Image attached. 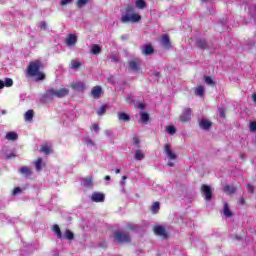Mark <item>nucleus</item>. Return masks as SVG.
Segmentation results:
<instances>
[{
    "instance_id": "obj_8",
    "label": "nucleus",
    "mask_w": 256,
    "mask_h": 256,
    "mask_svg": "<svg viewBox=\"0 0 256 256\" xmlns=\"http://www.w3.org/2000/svg\"><path fill=\"white\" fill-rule=\"evenodd\" d=\"M128 66L131 71H139L141 67V60L135 58L134 60L128 62Z\"/></svg>"
},
{
    "instance_id": "obj_33",
    "label": "nucleus",
    "mask_w": 256,
    "mask_h": 256,
    "mask_svg": "<svg viewBox=\"0 0 256 256\" xmlns=\"http://www.w3.org/2000/svg\"><path fill=\"white\" fill-rule=\"evenodd\" d=\"M166 133H168V135H175V133H177V129H175V126H167Z\"/></svg>"
},
{
    "instance_id": "obj_30",
    "label": "nucleus",
    "mask_w": 256,
    "mask_h": 256,
    "mask_svg": "<svg viewBox=\"0 0 256 256\" xmlns=\"http://www.w3.org/2000/svg\"><path fill=\"white\" fill-rule=\"evenodd\" d=\"M204 93H205V87L203 86H198L195 89V95H198L199 97H203Z\"/></svg>"
},
{
    "instance_id": "obj_52",
    "label": "nucleus",
    "mask_w": 256,
    "mask_h": 256,
    "mask_svg": "<svg viewBox=\"0 0 256 256\" xmlns=\"http://www.w3.org/2000/svg\"><path fill=\"white\" fill-rule=\"evenodd\" d=\"M138 107H139V109H145V106L143 105V103H140V104L138 105Z\"/></svg>"
},
{
    "instance_id": "obj_40",
    "label": "nucleus",
    "mask_w": 256,
    "mask_h": 256,
    "mask_svg": "<svg viewBox=\"0 0 256 256\" xmlns=\"http://www.w3.org/2000/svg\"><path fill=\"white\" fill-rule=\"evenodd\" d=\"M205 83H207V85H214L213 78H211V76H207L205 78Z\"/></svg>"
},
{
    "instance_id": "obj_31",
    "label": "nucleus",
    "mask_w": 256,
    "mask_h": 256,
    "mask_svg": "<svg viewBox=\"0 0 256 256\" xmlns=\"http://www.w3.org/2000/svg\"><path fill=\"white\" fill-rule=\"evenodd\" d=\"M224 193H228L229 195L235 193V187L233 186H229V185H225L223 188Z\"/></svg>"
},
{
    "instance_id": "obj_35",
    "label": "nucleus",
    "mask_w": 256,
    "mask_h": 256,
    "mask_svg": "<svg viewBox=\"0 0 256 256\" xmlns=\"http://www.w3.org/2000/svg\"><path fill=\"white\" fill-rule=\"evenodd\" d=\"M107 111V105H103L100 107V109L97 111V115H105V112Z\"/></svg>"
},
{
    "instance_id": "obj_7",
    "label": "nucleus",
    "mask_w": 256,
    "mask_h": 256,
    "mask_svg": "<svg viewBox=\"0 0 256 256\" xmlns=\"http://www.w3.org/2000/svg\"><path fill=\"white\" fill-rule=\"evenodd\" d=\"M202 195L206 201H211V198L213 197V191L211 190V187L208 185H202L201 187Z\"/></svg>"
},
{
    "instance_id": "obj_44",
    "label": "nucleus",
    "mask_w": 256,
    "mask_h": 256,
    "mask_svg": "<svg viewBox=\"0 0 256 256\" xmlns=\"http://www.w3.org/2000/svg\"><path fill=\"white\" fill-rule=\"evenodd\" d=\"M71 1H73V0H61L60 5H62V6L69 5V3H71Z\"/></svg>"
},
{
    "instance_id": "obj_46",
    "label": "nucleus",
    "mask_w": 256,
    "mask_h": 256,
    "mask_svg": "<svg viewBox=\"0 0 256 256\" xmlns=\"http://www.w3.org/2000/svg\"><path fill=\"white\" fill-rule=\"evenodd\" d=\"M127 179V176L122 177V181L120 182L121 187H125V180Z\"/></svg>"
},
{
    "instance_id": "obj_5",
    "label": "nucleus",
    "mask_w": 256,
    "mask_h": 256,
    "mask_svg": "<svg viewBox=\"0 0 256 256\" xmlns=\"http://www.w3.org/2000/svg\"><path fill=\"white\" fill-rule=\"evenodd\" d=\"M53 231L58 239H67L68 241H73L75 239V234H73L71 230H66L64 234H62L59 225H54Z\"/></svg>"
},
{
    "instance_id": "obj_47",
    "label": "nucleus",
    "mask_w": 256,
    "mask_h": 256,
    "mask_svg": "<svg viewBox=\"0 0 256 256\" xmlns=\"http://www.w3.org/2000/svg\"><path fill=\"white\" fill-rule=\"evenodd\" d=\"M92 130L97 133V131H99V125L94 124V125L92 126Z\"/></svg>"
},
{
    "instance_id": "obj_14",
    "label": "nucleus",
    "mask_w": 256,
    "mask_h": 256,
    "mask_svg": "<svg viewBox=\"0 0 256 256\" xmlns=\"http://www.w3.org/2000/svg\"><path fill=\"white\" fill-rule=\"evenodd\" d=\"M161 45L164 47V49H171V40L169 39V35H162Z\"/></svg>"
},
{
    "instance_id": "obj_10",
    "label": "nucleus",
    "mask_w": 256,
    "mask_h": 256,
    "mask_svg": "<svg viewBox=\"0 0 256 256\" xmlns=\"http://www.w3.org/2000/svg\"><path fill=\"white\" fill-rule=\"evenodd\" d=\"M180 121H182L183 123H186L187 121H191V108H186L183 110L180 116Z\"/></svg>"
},
{
    "instance_id": "obj_1",
    "label": "nucleus",
    "mask_w": 256,
    "mask_h": 256,
    "mask_svg": "<svg viewBox=\"0 0 256 256\" xmlns=\"http://www.w3.org/2000/svg\"><path fill=\"white\" fill-rule=\"evenodd\" d=\"M121 23H139L141 21V14L135 12V8L128 6L122 11Z\"/></svg>"
},
{
    "instance_id": "obj_25",
    "label": "nucleus",
    "mask_w": 256,
    "mask_h": 256,
    "mask_svg": "<svg viewBox=\"0 0 256 256\" xmlns=\"http://www.w3.org/2000/svg\"><path fill=\"white\" fill-rule=\"evenodd\" d=\"M223 213L225 217H231L233 215V212H231V209H229V204L224 203Z\"/></svg>"
},
{
    "instance_id": "obj_22",
    "label": "nucleus",
    "mask_w": 256,
    "mask_h": 256,
    "mask_svg": "<svg viewBox=\"0 0 256 256\" xmlns=\"http://www.w3.org/2000/svg\"><path fill=\"white\" fill-rule=\"evenodd\" d=\"M99 53H101V46L94 44L91 46V54L92 55H99Z\"/></svg>"
},
{
    "instance_id": "obj_12",
    "label": "nucleus",
    "mask_w": 256,
    "mask_h": 256,
    "mask_svg": "<svg viewBox=\"0 0 256 256\" xmlns=\"http://www.w3.org/2000/svg\"><path fill=\"white\" fill-rule=\"evenodd\" d=\"M101 93H103V89L101 88V86H95L91 90V95L93 99H99V97H101Z\"/></svg>"
},
{
    "instance_id": "obj_16",
    "label": "nucleus",
    "mask_w": 256,
    "mask_h": 256,
    "mask_svg": "<svg viewBox=\"0 0 256 256\" xmlns=\"http://www.w3.org/2000/svg\"><path fill=\"white\" fill-rule=\"evenodd\" d=\"M199 125H200V128L201 129H204L205 131L211 129V121L210 120H207V119H202L200 122H199Z\"/></svg>"
},
{
    "instance_id": "obj_56",
    "label": "nucleus",
    "mask_w": 256,
    "mask_h": 256,
    "mask_svg": "<svg viewBox=\"0 0 256 256\" xmlns=\"http://www.w3.org/2000/svg\"><path fill=\"white\" fill-rule=\"evenodd\" d=\"M86 143H87V145H93V141H91V140H87Z\"/></svg>"
},
{
    "instance_id": "obj_61",
    "label": "nucleus",
    "mask_w": 256,
    "mask_h": 256,
    "mask_svg": "<svg viewBox=\"0 0 256 256\" xmlns=\"http://www.w3.org/2000/svg\"><path fill=\"white\" fill-rule=\"evenodd\" d=\"M254 17H255V19H256V8H255V13H254Z\"/></svg>"
},
{
    "instance_id": "obj_27",
    "label": "nucleus",
    "mask_w": 256,
    "mask_h": 256,
    "mask_svg": "<svg viewBox=\"0 0 256 256\" xmlns=\"http://www.w3.org/2000/svg\"><path fill=\"white\" fill-rule=\"evenodd\" d=\"M84 187H93V177L83 179Z\"/></svg>"
},
{
    "instance_id": "obj_29",
    "label": "nucleus",
    "mask_w": 256,
    "mask_h": 256,
    "mask_svg": "<svg viewBox=\"0 0 256 256\" xmlns=\"http://www.w3.org/2000/svg\"><path fill=\"white\" fill-rule=\"evenodd\" d=\"M41 152L44 153L45 155H49V153H51V146H49V144L42 145Z\"/></svg>"
},
{
    "instance_id": "obj_54",
    "label": "nucleus",
    "mask_w": 256,
    "mask_h": 256,
    "mask_svg": "<svg viewBox=\"0 0 256 256\" xmlns=\"http://www.w3.org/2000/svg\"><path fill=\"white\" fill-rule=\"evenodd\" d=\"M220 117H225V112H223V110H220Z\"/></svg>"
},
{
    "instance_id": "obj_58",
    "label": "nucleus",
    "mask_w": 256,
    "mask_h": 256,
    "mask_svg": "<svg viewBox=\"0 0 256 256\" xmlns=\"http://www.w3.org/2000/svg\"><path fill=\"white\" fill-rule=\"evenodd\" d=\"M115 173H116V175H119V173H121V170H120V169H117V170L115 171Z\"/></svg>"
},
{
    "instance_id": "obj_45",
    "label": "nucleus",
    "mask_w": 256,
    "mask_h": 256,
    "mask_svg": "<svg viewBox=\"0 0 256 256\" xmlns=\"http://www.w3.org/2000/svg\"><path fill=\"white\" fill-rule=\"evenodd\" d=\"M21 193V189L19 187H16L13 191V195H19Z\"/></svg>"
},
{
    "instance_id": "obj_43",
    "label": "nucleus",
    "mask_w": 256,
    "mask_h": 256,
    "mask_svg": "<svg viewBox=\"0 0 256 256\" xmlns=\"http://www.w3.org/2000/svg\"><path fill=\"white\" fill-rule=\"evenodd\" d=\"M127 227H128V229H130L131 231H135V229H137V225L131 224V223H129V224L127 225Z\"/></svg>"
},
{
    "instance_id": "obj_50",
    "label": "nucleus",
    "mask_w": 256,
    "mask_h": 256,
    "mask_svg": "<svg viewBox=\"0 0 256 256\" xmlns=\"http://www.w3.org/2000/svg\"><path fill=\"white\" fill-rule=\"evenodd\" d=\"M3 87H5V82H3L2 80H0V89H3Z\"/></svg>"
},
{
    "instance_id": "obj_60",
    "label": "nucleus",
    "mask_w": 256,
    "mask_h": 256,
    "mask_svg": "<svg viewBox=\"0 0 256 256\" xmlns=\"http://www.w3.org/2000/svg\"><path fill=\"white\" fill-rule=\"evenodd\" d=\"M11 157H15V155H13V154H12V155H9V156H8V159H11Z\"/></svg>"
},
{
    "instance_id": "obj_6",
    "label": "nucleus",
    "mask_w": 256,
    "mask_h": 256,
    "mask_svg": "<svg viewBox=\"0 0 256 256\" xmlns=\"http://www.w3.org/2000/svg\"><path fill=\"white\" fill-rule=\"evenodd\" d=\"M114 239L118 243H129V241H131V236L127 232L118 231L114 233Z\"/></svg>"
},
{
    "instance_id": "obj_24",
    "label": "nucleus",
    "mask_w": 256,
    "mask_h": 256,
    "mask_svg": "<svg viewBox=\"0 0 256 256\" xmlns=\"http://www.w3.org/2000/svg\"><path fill=\"white\" fill-rule=\"evenodd\" d=\"M18 135L16 132H8L6 134V139L8 141H17Z\"/></svg>"
},
{
    "instance_id": "obj_11",
    "label": "nucleus",
    "mask_w": 256,
    "mask_h": 256,
    "mask_svg": "<svg viewBox=\"0 0 256 256\" xmlns=\"http://www.w3.org/2000/svg\"><path fill=\"white\" fill-rule=\"evenodd\" d=\"M154 233L155 235H159L160 237H163V239H167V231L163 226L154 227Z\"/></svg>"
},
{
    "instance_id": "obj_36",
    "label": "nucleus",
    "mask_w": 256,
    "mask_h": 256,
    "mask_svg": "<svg viewBox=\"0 0 256 256\" xmlns=\"http://www.w3.org/2000/svg\"><path fill=\"white\" fill-rule=\"evenodd\" d=\"M87 3H89V0H78L76 5H77V7L81 8V7H85V5H87Z\"/></svg>"
},
{
    "instance_id": "obj_37",
    "label": "nucleus",
    "mask_w": 256,
    "mask_h": 256,
    "mask_svg": "<svg viewBox=\"0 0 256 256\" xmlns=\"http://www.w3.org/2000/svg\"><path fill=\"white\" fill-rule=\"evenodd\" d=\"M152 213H158L159 212V202H155L151 207Z\"/></svg>"
},
{
    "instance_id": "obj_23",
    "label": "nucleus",
    "mask_w": 256,
    "mask_h": 256,
    "mask_svg": "<svg viewBox=\"0 0 256 256\" xmlns=\"http://www.w3.org/2000/svg\"><path fill=\"white\" fill-rule=\"evenodd\" d=\"M69 67L70 69L77 70L81 67V62L79 60H71Z\"/></svg>"
},
{
    "instance_id": "obj_38",
    "label": "nucleus",
    "mask_w": 256,
    "mask_h": 256,
    "mask_svg": "<svg viewBox=\"0 0 256 256\" xmlns=\"http://www.w3.org/2000/svg\"><path fill=\"white\" fill-rule=\"evenodd\" d=\"M4 87H13V79L6 78V80L4 82Z\"/></svg>"
},
{
    "instance_id": "obj_2",
    "label": "nucleus",
    "mask_w": 256,
    "mask_h": 256,
    "mask_svg": "<svg viewBox=\"0 0 256 256\" xmlns=\"http://www.w3.org/2000/svg\"><path fill=\"white\" fill-rule=\"evenodd\" d=\"M43 67V64L40 60H36L34 62H31L28 66V75L30 77H36L37 81H43L45 79V74H43L39 69Z\"/></svg>"
},
{
    "instance_id": "obj_4",
    "label": "nucleus",
    "mask_w": 256,
    "mask_h": 256,
    "mask_svg": "<svg viewBox=\"0 0 256 256\" xmlns=\"http://www.w3.org/2000/svg\"><path fill=\"white\" fill-rule=\"evenodd\" d=\"M69 95V89L67 88H61L59 90L50 89L46 92L45 97L46 99H55V97H58L59 99L63 97H67Z\"/></svg>"
},
{
    "instance_id": "obj_57",
    "label": "nucleus",
    "mask_w": 256,
    "mask_h": 256,
    "mask_svg": "<svg viewBox=\"0 0 256 256\" xmlns=\"http://www.w3.org/2000/svg\"><path fill=\"white\" fill-rule=\"evenodd\" d=\"M1 114H2V115H7V110H2V111H1Z\"/></svg>"
},
{
    "instance_id": "obj_26",
    "label": "nucleus",
    "mask_w": 256,
    "mask_h": 256,
    "mask_svg": "<svg viewBox=\"0 0 256 256\" xmlns=\"http://www.w3.org/2000/svg\"><path fill=\"white\" fill-rule=\"evenodd\" d=\"M196 45L200 49H207V41H205L203 39H198L197 42H196Z\"/></svg>"
},
{
    "instance_id": "obj_63",
    "label": "nucleus",
    "mask_w": 256,
    "mask_h": 256,
    "mask_svg": "<svg viewBox=\"0 0 256 256\" xmlns=\"http://www.w3.org/2000/svg\"><path fill=\"white\" fill-rule=\"evenodd\" d=\"M205 1H207V0H202L203 3H205Z\"/></svg>"
},
{
    "instance_id": "obj_19",
    "label": "nucleus",
    "mask_w": 256,
    "mask_h": 256,
    "mask_svg": "<svg viewBox=\"0 0 256 256\" xmlns=\"http://www.w3.org/2000/svg\"><path fill=\"white\" fill-rule=\"evenodd\" d=\"M19 173H21V175H24L25 177H30L31 175V168H29L28 166H24L19 168Z\"/></svg>"
},
{
    "instance_id": "obj_13",
    "label": "nucleus",
    "mask_w": 256,
    "mask_h": 256,
    "mask_svg": "<svg viewBox=\"0 0 256 256\" xmlns=\"http://www.w3.org/2000/svg\"><path fill=\"white\" fill-rule=\"evenodd\" d=\"M77 44V35L70 34L66 39V45L68 47H73Z\"/></svg>"
},
{
    "instance_id": "obj_34",
    "label": "nucleus",
    "mask_w": 256,
    "mask_h": 256,
    "mask_svg": "<svg viewBox=\"0 0 256 256\" xmlns=\"http://www.w3.org/2000/svg\"><path fill=\"white\" fill-rule=\"evenodd\" d=\"M110 60L112 63H119V60H120L119 54H111Z\"/></svg>"
},
{
    "instance_id": "obj_32",
    "label": "nucleus",
    "mask_w": 256,
    "mask_h": 256,
    "mask_svg": "<svg viewBox=\"0 0 256 256\" xmlns=\"http://www.w3.org/2000/svg\"><path fill=\"white\" fill-rule=\"evenodd\" d=\"M34 165L36 167V171H41L43 167V159L38 158L36 162H34Z\"/></svg>"
},
{
    "instance_id": "obj_15",
    "label": "nucleus",
    "mask_w": 256,
    "mask_h": 256,
    "mask_svg": "<svg viewBox=\"0 0 256 256\" xmlns=\"http://www.w3.org/2000/svg\"><path fill=\"white\" fill-rule=\"evenodd\" d=\"M71 87L74 91H85V83L83 82H73Z\"/></svg>"
},
{
    "instance_id": "obj_18",
    "label": "nucleus",
    "mask_w": 256,
    "mask_h": 256,
    "mask_svg": "<svg viewBox=\"0 0 256 256\" xmlns=\"http://www.w3.org/2000/svg\"><path fill=\"white\" fill-rule=\"evenodd\" d=\"M35 116V112L33 110H28L24 114V121L27 123H31L33 121V117Z\"/></svg>"
},
{
    "instance_id": "obj_20",
    "label": "nucleus",
    "mask_w": 256,
    "mask_h": 256,
    "mask_svg": "<svg viewBox=\"0 0 256 256\" xmlns=\"http://www.w3.org/2000/svg\"><path fill=\"white\" fill-rule=\"evenodd\" d=\"M153 51V46L151 45H145L142 47L143 55H152Z\"/></svg>"
},
{
    "instance_id": "obj_28",
    "label": "nucleus",
    "mask_w": 256,
    "mask_h": 256,
    "mask_svg": "<svg viewBox=\"0 0 256 256\" xmlns=\"http://www.w3.org/2000/svg\"><path fill=\"white\" fill-rule=\"evenodd\" d=\"M135 5L137 9H145L147 7V3L144 0H136Z\"/></svg>"
},
{
    "instance_id": "obj_53",
    "label": "nucleus",
    "mask_w": 256,
    "mask_h": 256,
    "mask_svg": "<svg viewBox=\"0 0 256 256\" xmlns=\"http://www.w3.org/2000/svg\"><path fill=\"white\" fill-rule=\"evenodd\" d=\"M252 99H253V102L256 103V93L253 94Z\"/></svg>"
},
{
    "instance_id": "obj_3",
    "label": "nucleus",
    "mask_w": 256,
    "mask_h": 256,
    "mask_svg": "<svg viewBox=\"0 0 256 256\" xmlns=\"http://www.w3.org/2000/svg\"><path fill=\"white\" fill-rule=\"evenodd\" d=\"M164 155L168 159V167H175V161H177V153L173 151L171 144L164 145Z\"/></svg>"
},
{
    "instance_id": "obj_42",
    "label": "nucleus",
    "mask_w": 256,
    "mask_h": 256,
    "mask_svg": "<svg viewBox=\"0 0 256 256\" xmlns=\"http://www.w3.org/2000/svg\"><path fill=\"white\" fill-rule=\"evenodd\" d=\"M133 142H134V145H136V147H139V144L141 143V140H139V137L135 136L133 138Z\"/></svg>"
},
{
    "instance_id": "obj_17",
    "label": "nucleus",
    "mask_w": 256,
    "mask_h": 256,
    "mask_svg": "<svg viewBox=\"0 0 256 256\" xmlns=\"http://www.w3.org/2000/svg\"><path fill=\"white\" fill-rule=\"evenodd\" d=\"M134 159L136 161H143L145 159V151L138 149L134 153Z\"/></svg>"
},
{
    "instance_id": "obj_41",
    "label": "nucleus",
    "mask_w": 256,
    "mask_h": 256,
    "mask_svg": "<svg viewBox=\"0 0 256 256\" xmlns=\"http://www.w3.org/2000/svg\"><path fill=\"white\" fill-rule=\"evenodd\" d=\"M250 131L252 133H255V131H256V122L250 123Z\"/></svg>"
},
{
    "instance_id": "obj_59",
    "label": "nucleus",
    "mask_w": 256,
    "mask_h": 256,
    "mask_svg": "<svg viewBox=\"0 0 256 256\" xmlns=\"http://www.w3.org/2000/svg\"><path fill=\"white\" fill-rule=\"evenodd\" d=\"M161 74H159V72L155 73V77H159Z\"/></svg>"
},
{
    "instance_id": "obj_21",
    "label": "nucleus",
    "mask_w": 256,
    "mask_h": 256,
    "mask_svg": "<svg viewBox=\"0 0 256 256\" xmlns=\"http://www.w3.org/2000/svg\"><path fill=\"white\" fill-rule=\"evenodd\" d=\"M119 121H131V117L125 112H118Z\"/></svg>"
},
{
    "instance_id": "obj_39",
    "label": "nucleus",
    "mask_w": 256,
    "mask_h": 256,
    "mask_svg": "<svg viewBox=\"0 0 256 256\" xmlns=\"http://www.w3.org/2000/svg\"><path fill=\"white\" fill-rule=\"evenodd\" d=\"M140 119L143 123H147V121H149V114L147 113H142L140 116Z\"/></svg>"
},
{
    "instance_id": "obj_49",
    "label": "nucleus",
    "mask_w": 256,
    "mask_h": 256,
    "mask_svg": "<svg viewBox=\"0 0 256 256\" xmlns=\"http://www.w3.org/2000/svg\"><path fill=\"white\" fill-rule=\"evenodd\" d=\"M40 28H42V29H47V23L42 22V23L40 24Z\"/></svg>"
},
{
    "instance_id": "obj_48",
    "label": "nucleus",
    "mask_w": 256,
    "mask_h": 256,
    "mask_svg": "<svg viewBox=\"0 0 256 256\" xmlns=\"http://www.w3.org/2000/svg\"><path fill=\"white\" fill-rule=\"evenodd\" d=\"M247 189H248L249 193H253V185L248 184Z\"/></svg>"
},
{
    "instance_id": "obj_51",
    "label": "nucleus",
    "mask_w": 256,
    "mask_h": 256,
    "mask_svg": "<svg viewBox=\"0 0 256 256\" xmlns=\"http://www.w3.org/2000/svg\"><path fill=\"white\" fill-rule=\"evenodd\" d=\"M111 134H112V133H111V130H106V131H105V135L111 136Z\"/></svg>"
},
{
    "instance_id": "obj_62",
    "label": "nucleus",
    "mask_w": 256,
    "mask_h": 256,
    "mask_svg": "<svg viewBox=\"0 0 256 256\" xmlns=\"http://www.w3.org/2000/svg\"><path fill=\"white\" fill-rule=\"evenodd\" d=\"M53 256H59V254H54Z\"/></svg>"
},
{
    "instance_id": "obj_9",
    "label": "nucleus",
    "mask_w": 256,
    "mask_h": 256,
    "mask_svg": "<svg viewBox=\"0 0 256 256\" xmlns=\"http://www.w3.org/2000/svg\"><path fill=\"white\" fill-rule=\"evenodd\" d=\"M91 200H92L94 203H103V201H105V194L100 193V192H94V193L91 195Z\"/></svg>"
},
{
    "instance_id": "obj_55",
    "label": "nucleus",
    "mask_w": 256,
    "mask_h": 256,
    "mask_svg": "<svg viewBox=\"0 0 256 256\" xmlns=\"http://www.w3.org/2000/svg\"><path fill=\"white\" fill-rule=\"evenodd\" d=\"M105 181H111V176H105Z\"/></svg>"
}]
</instances>
